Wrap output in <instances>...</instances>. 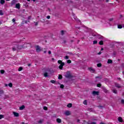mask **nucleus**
<instances>
[{
	"label": "nucleus",
	"instance_id": "nucleus-1",
	"mask_svg": "<svg viewBox=\"0 0 124 124\" xmlns=\"http://www.w3.org/2000/svg\"><path fill=\"white\" fill-rule=\"evenodd\" d=\"M58 63L60 64V65L59 66L60 69H62V67H63V65H64V62H62L61 60H59L58 61Z\"/></svg>",
	"mask_w": 124,
	"mask_h": 124
},
{
	"label": "nucleus",
	"instance_id": "nucleus-2",
	"mask_svg": "<svg viewBox=\"0 0 124 124\" xmlns=\"http://www.w3.org/2000/svg\"><path fill=\"white\" fill-rule=\"evenodd\" d=\"M65 77H66V78H72V76L71 75V74L70 73V72L68 71L66 73V75H65Z\"/></svg>",
	"mask_w": 124,
	"mask_h": 124
},
{
	"label": "nucleus",
	"instance_id": "nucleus-3",
	"mask_svg": "<svg viewBox=\"0 0 124 124\" xmlns=\"http://www.w3.org/2000/svg\"><path fill=\"white\" fill-rule=\"evenodd\" d=\"M28 45H29V44L28 43H25L23 45V46H18V49H21L22 48H26L28 46Z\"/></svg>",
	"mask_w": 124,
	"mask_h": 124
},
{
	"label": "nucleus",
	"instance_id": "nucleus-4",
	"mask_svg": "<svg viewBox=\"0 0 124 124\" xmlns=\"http://www.w3.org/2000/svg\"><path fill=\"white\" fill-rule=\"evenodd\" d=\"M88 70L89 71H90V72H92V73H93L95 72V70H94V69L93 68V67L88 68Z\"/></svg>",
	"mask_w": 124,
	"mask_h": 124
},
{
	"label": "nucleus",
	"instance_id": "nucleus-5",
	"mask_svg": "<svg viewBox=\"0 0 124 124\" xmlns=\"http://www.w3.org/2000/svg\"><path fill=\"white\" fill-rule=\"evenodd\" d=\"M98 93H99L97 91H93L92 93V94H93V95H98Z\"/></svg>",
	"mask_w": 124,
	"mask_h": 124
},
{
	"label": "nucleus",
	"instance_id": "nucleus-6",
	"mask_svg": "<svg viewBox=\"0 0 124 124\" xmlns=\"http://www.w3.org/2000/svg\"><path fill=\"white\" fill-rule=\"evenodd\" d=\"M36 50L37 52H40L41 51V49H40V46H36Z\"/></svg>",
	"mask_w": 124,
	"mask_h": 124
},
{
	"label": "nucleus",
	"instance_id": "nucleus-7",
	"mask_svg": "<svg viewBox=\"0 0 124 124\" xmlns=\"http://www.w3.org/2000/svg\"><path fill=\"white\" fill-rule=\"evenodd\" d=\"M13 114H14V117H19V114L18 113V112L14 111L13 112Z\"/></svg>",
	"mask_w": 124,
	"mask_h": 124
},
{
	"label": "nucleus",
	"instance_id": "nucleus-8",
	"mask_svg": "<svg viewBox=\"0 0 124 124\" xmlns=\"http://www.w3.org/2000/svg\"><path fill=\"white\" fill-rule=\"evenodd\" d=\"M16 8L17 9H20V3H18L16 4Z\"/></svg>",
	"mask_w": 124,
	"mask_h": 124
},
{
	"label": "nucleus",
	"instance_id": "nucleus-9",
	"mask_svg": "<svg viewBox=\"0 0 124 124\" xmlns=\"http://www.w3.org/2000/svg\"><path fill=\"white\" fill-rule=\"evenodd\" d=\"M115 87H116V88H118V89L122 88V86L118 83H115Z\"/></svg>",
	"mask_w": 124,
	"mask_h": 124
},
{
	"label": "nucleus",
	"instance_id": "nucleus-10",
	"mask_svg": "<svg viewBox=\"0 0 124 124\" xmlns=\"http://www.w3.org/2000/svg\"><path fill=\"white\" fill-rule=\"evenodd\" d=\"M56 122L58 123V124H61V123H62V120L60 118H57L56 119Z\"/></svg>",
	"mask_w": 124,
	"mask_h": 124
},
{
	"label": "nucleus",
	"instance_id": "nucleus-11",
	"mask_svg": "<svg viewBox=\"0 0 124 124\" xmlns=\"http://www.w3.org/2000/svg\"><path fill=\"white\" fill-rule=\"evenodd\" d=\"M65 115H66V116H69V115H70V112L69 111H66L65 112Z\"/></svg>",
	"mask_w": 124,
	"mask_h": 124
},
{
	"label": "nucleus",
	"instance_id": "nucleus-12",
	"mask_svg": "<svg viewBox=\"0 0 124 124\" xmlns=\"http://www.w3.org/2000/svg\"><path fill=\"white\" fill-rule=\"evenodd\" d=\"M24 109H25V106L24 105H22L19 108V110H24Z\"/></svg>",
	"mask_w": 124,
	"mask_h": 124
},
{
	"label": "nucleus",
	"instance_id": "nucleus-13",
	"mask_svg": "<svg viewBox=\"0 0 124 124\" xmlns=\"http://www.w3.org/2000/svg\"><path fill=\"white\" fill-rule=\"evenodd\" d=\"M103 91L104 92V93H109V91L107 90V89H106V88H103Z\"/></svg>",
	"mask_w": 124,
	"mask_h": 124
},
{
	"label": "nucleus",
	"instance_id": "nucleus-14",
	"mask_svg": "<svg viewBox=\"0 0 124 124\" xmlns=\"http://www.w3.org/2000/svg\"><path fill=\"white\" fill-rule=\"evenodd\" d=\"M118 121L119 122H120L121 123H122V122H123V118H122V117H119L118 118Z\"/></svg>",
	"mask_w": 124,
	"mask_h": 124
},
{
	"label": "nucleus",
	"instance_id": "nucleus-15",
	"mask_svg": "<svg viewBox=\"0 0 124 124\" xmlns=\"http://www.w3.org/2000/svg\"><path fill=\"white\" fill-rule=\"evenodd\" d=\"M67 106L68 107V108H71V107H72V104H69Z\"/></svg>",
	"mask_w": 124,
	"mask_h": 124
},
{
	"label": "nucleus",
	"instance_id": "nucleus-16",
	"mask_svg": "<svg viewBox=\"0 0 124 124\" xmlns=\"http://www.w3.org/2000/svg\"><path fill=\"white\" fill-rule=\"evenodd\" d=\"M44 122V120L43 119H42V120H40V121H39L38 122V124H42V123H43Z\"/></svg>",
	"mask_w": 124,
	"mask_h": 124
},
{
	"label": "nucleus",
	"instance_id": "nucleus-17",
	"mask_svg": "<svg viewBox=\"0 0 124 124\" xmlns=\"http://www.w3.org/2000/svg\"><path fill=\"white\" fill-rule=\"evenodd\" d=\"M113 62V61L111 60H108V63H112Z\"/></svg>",
	"mask_w": 124,
	"mask_h": 124
},
{
	"label": "nucleus",
	"instance_id": "nucleus-18",
	"mask_svg": "<svg viewBox=\"0 0 124 124\" xmlns=\"http://www.w3.org/2000/svg\"><path fill=\"white\" fill-rule=\"evenodd\" d=\"M15 3H16V0H13L12 1V5H13V4H15Z\"/></svg>",
	"mask_w": 124,
	"mask_h": 124
},
{
	"label": "nucleus",
	"instance_id": "nucleus-19",
	"mask_svg": "<svg viewBox=\"0 0 124 124\" xmlns=\"http://www.w3.org/2000/svg\"><path fill=\"white\" fill-rule=\"evenodd\" d=\"M5 2V1L4 0H0V4H3Z\"/></svg>",
	"mask_w": 124,
	"mask_h": 124
},
{
	"label": "nucleus",
	"instance_id": "nucleus-20",
	"mask_svg": "<svg viewBox=\"0 0 124 124\" xmlns=\"http://www.w3.org/2000/svg\"><path fill=\"white\" fill-rule=\"evenodd\" d=\"M9 87H10V88H12V86H13V85L12 84V83H10L8 84Z\"/></svg>",
	"mask_w": 124,
	"mask_h": 124
},
{
	"label": "nucleus",
	"instance_id": "nucleus-21",
	"mask_svg": "<svg viewBox=\"0 0 124 124\" xmlns=\"http://www.w3.org/2000/svg\"><path fill=\"white\" fill-rule=\"evenodd\" d=\"M44 76L45 77H48V73H45Z\"/></svg>",
	"mask_w": 124,
	"mask_h": 124
},
{
	"label": "nucleus",
	"instance_id": "nucleus-22",
	"mask_svg": "<svg viewBox=\"0 0 124 124\" xmlns=\"http://www.w3.org/2000/svg\"><path fill=\"white\" fill-rule=\"evenodd\" d=\"M99 44L100 45H103V41H100V42H99Z\"/></svg>",
	"mask_w": 124,
	"mask_h": 124
},
{
	"label": "nucleus",
	"instance_id": "nucleus-23",
	"mask_svg": "<svg viewBox=\"0 0 124 124\" xmlns=\"http://www.w3.org/2000/svg\"><path fill=\"white\" fill-rule=\"evenodd\" d=\"M112 92L113 93H117V90H116L115 89H113Z\"/></svg>",
	"mask_w": 124,
	"mask_h": 124
},
{
	"label": "nucleus",
	"instance_id": "nucleus-24",
	"mask_svg": "<svg viewBox=\"0 0 124 124\" xmlns=\"http://www.w3.org/2000/svg\"><path fill=\"white\" fill-rule=\"evenodd\" d=\"M122 28H123V26H122L121 25H118V29H122Z\"/></svg>",
	"mask_w": 124,
	"mask_h": 124
},
{
	"label": "nucleus",
	"instance_id": "nucleus-25",
	"mask_svg": "<svg viewBox=\"0 0 124 124\" xmlns=\"http://www.w3.org/2000/svg\"><path fill=\"white\" fill-rule=\"evenodd\" d=\"M101 63H98L97 64V66L98 67H101Z\"/></svg>",
	"mask_w": 124,
	"mask_h": 124
},
{
	"label": "nucleus",
	"instance_id": "nucleus-26",
	"mask_svg": "<svg viewBox=\"0 0 124 124\" xmlns=\"http://www.w3.org/2000/svg\"><path fill=\"white\" fill-rule=\"evenodd\" d=\"M22 70H23V68L22 67L18 68V71H22Z\"/></svg>",
	"mask_w": 124,
	"mask_h": 124
},
{
	"label": "nucleus",
	"instance_id": "nucleus-27",
	"mask_svg": "<svg viewBox=\"0 0 124 124\" xmlns=\"http://www.w3.org/2000/svg\"><path fill=\"white\" fill-rule=\"evenodd\" d=\"M97 87H98V88H100V87H101V84L100 83H98L97 84Z\"/></svg>",
	"mask_w": 124,
	"mask_h": 124
},
{
	"label": "nucleus",
	"instance_id": "nucleus-28",
	"mask_svg": "<svg viewBox=\"0 0 124 124\" xmlns=\"http://www.w3.org/2000/svg\"><path fill=\"white\" fill-rule=\"evenodd\" d=\"M55 82L56 81L54 80H52L50 81V83H52V84H55Z\"/></svg>",
	"mask_w": 124,
	"mask_h": 124
},
{
	"label": "nucleus",
	"instance_id": "nucleus-29",
	"mask_svg": "<svg viewBox=\"0 0 124 124\" xmlns=\"http://www.w3.org/2000/svg\"><path fill=\"white\" fill-rule=\"evenodd\" d=\"M0 15H3V13L2 12V10H0Z\"/></svg>",
	"mask_w": 124,
	"mask_h": 124
},
{
	"label": "nucleus",
	"instance_id": "nucleus-30",
	"mask_svg": "<svg viewBox=\"0 0 124 124\" xmlns=\"http://www.w3.org/2000/svg\"><path fill=\"white\" fill-rule=\"evenodd\" d=\"M62 75H59L58 77V79H62Z\"/></svg>",
	"mask_w": 124,
	"mask_h": 124
},
{
	"label": "nucleus",
	"instance_id": "nucleus-31",
	"mask_svg": "<svg viewBox=\"0 0 124 124\" xmlns=\"http://www.w3.org/2000/svg\"><path fill=\"white\" fill-rule=\"evenodd\" d=\"M60 88H61V89H63V88H64V86L63 85H62V84H61V85H60Z\"/></svg>",
	"mask_w": 124,
	"mask_h": 124
},
{
	"label": "nucleus",
	"instance_id": "nucleus-32",
	"mask_svg": "<svg viewBox=\"0 0 124 124\" xmlns=\"http://www.w3.org/2000/svg\"><path fill=\"white\" fill-rule=\"evenodd\" d=\"M65 60H68V59H69V57H68V56H66L64 57Z\"/></svg>",
	"mask_w": 124,
	"mask_h": 124
},
{
	"label": "nucleus",
	"instance_id": "nucleus-33",
	"mask_svg": "<svg viewBox=\"0 0 124 124\" xmlns=\"http://www.w3.org/2000/svg\"><path fill=\"white\" fill-rule=\"evenodd\" d=\"M83 104H84L85 105H87V101H86V100H85L83 101Z\"/></svg>",
	"mask_w": 124,
	"mask_h": 124
},
{
	"label": "nucleus",
	"instance_id": "nucleus-34",
	"mask_svg": "<svg viewBox=\"0 0 124 124\" xmlns=\"http://www.w3.org/2000/svg\"><path fill=\"white\" fill-rule=\"evenodd\" d=\"M97 44V41H94L93 42V44L95 45V44Z\"/></svg>",
	"mask_w": 124,
	"mask_h": 124
},
{
	"label": "nucleus",
	"instance_id": "nucleus-35",
	"mask_svg": "<svg viewBox=\"0 0 124 124\" xmlns=\"http://www.w3.org/2000/svg\"><path fill=\"white\" fill-rule=\"evenodd\" d=\"M0 73L1 74H3V73H4V70H0Z\"/></svg>",
	"mask_w": 124,
	"mask_h": 124
},
{
	"label": "nucleus",
	"instance_id": "nucleus-36",
	"mask_svg": "<svg viewBox=\"0 0 124 124\" xmlns=\"http://www.w3.org/2000/svg\"><path fill=\"white\" fill-rule=\"evenodd\" d=\"M3 90H0V94H3Z\"/></svg>",
	"mask_w": 124,
	"mask_h": 124
},
{
	"label": "nucleus",
	"instance_id": "nucleus-37",
	"mask_svg": "<svg viewBox=\"0 0 124 124\" xmlns=\"http://www.w3.org/2000/svg\"><path fill=\"white\" fill-rule=\"evenodd\" d=\"M64 34V31H61V34L62 35H63Z\"/></svg>",
	"mask_w": 124,
	"mask_h": 124
},
{
	"label": "nucleus",
	"instance_id": "nucleus-38",
	"mask_svg": "<svg viewBox=\"0 0 124 124\" xmlns=\"http://www.w3.org/2000/svg\"><path fill=\"white\" fill-rule=\"evenodd\" d=\"M67 63H71V61L70 60H67Z\"/></svg>",
	"mask_w": 124,
	"mask_h": 124
},
{
	"label": "nucleus",
	"instance_id": "nucleus-39",
	"mask_svg": "<svg viewBox=\"0 0 124 124\" xmlns=\"http://www.w3.org/2000/svg\"><path fill=\"white\" fill-rule=\"evenodd\" d=\"M3 118V115H0V120H1Z\"/></svg>",
	"mask_w": 124,
	"mask_h": 124
},
{
	"label": "nucleus",
	"instance_id": "nucleus-40",
	"mask_svg": "<svg viewBox=\"0 0 124 124\" xmlns=\"http://www.w3.org/2000/svg\"><path fill=\"white\" fill-rule=\"evenodd\" d=\"M47 107H44V110H47Z\"/></svg>",
	"mask_w": 124,
	"mask_h": 124
},
{
	"label": "nucleus",
	"instance_id": "nucleus-41",
	"mask_svg": "<svg viewBox=\"0 0 124 124\" xmlns=\"http://www.w3.org/2000/svg\"><path fill=\"white\" fill-rule=\"evenodd\" d=\"M46 18L47 19H50L51 18V16H47Z\"/></svg>",
	"mask_w": 124,
	"mask_h": 124
},
{
	"label": "nucleus",
	"instance_id": "nucleus-42",
	"mask_svg": "<svg viewBox=\"0 0 124 124\" xmlns=\"http://www.w3.org/2000/svg\"><path fill=\"white\" fill-rule=\"evenodd\" d=\"M34 23H35V26H37L38 25V22H34Z\"/></svg>",
	"mask_w": 124,
	"mask_h": 124
},
{
	"label": "nucleus",
	"instance_id": "nucleus-43",
	"mask_svg": "<svg viewBox=\"0 0 124 124\" xmlns=\"http://www.w3.org/2000/svg\"><path fill=\"white\" fill-rule=\"evenodd\" d=\"M16 21V20H15L14 18L13 19L12 21L13 22V23H15V21Z\"/></svg>",
	"mask_w": 124,
	"mask_h": 124
},
{
	"label": "nucleus",
	"instance_id": "nucleus-44",
	"mask_svg": "<svg viewBox=\"0 0 124 124\" xmlns=\"http://www.w3.org/2000/svg\"><path fill=\"white\" fill-rule=\"evenodd\" d=\"M13 51H16V48L13 47Z\"/></svg>",
	"mask_w": 124,
	"mask_h": 124
},
{
	"label": "nucleus",
	"instance_id": "nucleus-45",
	"mask_svg": "<svg viewBox=\"0 0 124 124\" xmlns=\"http://www.w3.org/2000/svg\"><path fill=\"white\" fill-rule=\"evenodd\" d=\"M48 54H49V55H51V51H48Z\"/></svg>",
	"mask_w": 124,
	"mask_h": 124
},
{
	"label": "nucleus",
	"instance_id": "nucleus-46",
	"mask_svg": "<svg viewBox=\"0 0 124 124\" xmlns=\"http://www.w3.org/2000/svg\"><path fill=\"white\" fill-rule=\"evenodd\" d=\"M98 78L99 79H101V78H100V77H96V78Z\"/></svg>",
	"mask_w": 124,
	"mask_h": 124
},
{
	"label": "nucleus",
	"instance_id": "nucleus-47",
	"mask_svg": "<svg viewBox=\"0 0 124 124\" xmlns=\"http://www.w3.org/2000/svg\"><path fill=\"white\" fill-rule=\"evenodd\" d=\"M101 54V52L100 51L98 53V55H100Z\"/></svg>",
	"mask_w": 124,
	"mask_h": 124
},
{
	"label": "nucleus",
	"instance_id": "nucleus-48",
	"mask_svg": "<svg viewBox=\"0 0 124 124\" xmlns=\"http://www.w3.org/2000/svg\"><path fill=\"white\" fill-rule=\"evenodd\" d=\"M96 123H95V122H92V123H91V124H95Z\"/></svg>",
	"mask_w": 124,
	"mask_h": 124
},
{
	"label": "nucleus",
	"instance_id": "nucleus-49",
	"mask_svg": "<svg viewBox=\"0 0 124 124\" xmlns=\"http://www.w3.org/2000/svg\"><path fill=\"white\" fill-rule=\"evenodd\" d=\"M8 84H5V87H8Z\"/></svg>",
	"mask_w": 124,
	"mask_h": 124
},
{
	"label": "nucleus",
	"instance_id": "nucleus-50",
	"mask_svg": "<svg viewBox=\"0 0 124 124\" xmlns=\"http://www.w3.org/2000/svg\"><path fill=\"white\" fill-rule=\"evenodd\" d=\"M104 50V48H102L101 49V51H103Z\"/></svg>",
	"mask_w": 124,
	"mask_h": 124
},
{
	"label": "nucleus",
	"instance_id": "nucleus-51",
	"mask_svg": "<svg viewBox=\"0 0 124 124\" xmlns=\"http://www.w3.org/2000/svg\"><path fill=\"white\" fill-rule=\"evenodd\" d=\"M63 43H66V41L65 40L63 41Z\"/></svg>",
	"mask_w": 124,
	"mask_h": 124
},
{
	"label": "nucleus",
	"instance_id": "nucleus-52",
	"mask_svg": "<svg viewBox=\"0 0 124 124\" xmlns=\"http://www.w3.org/2000/svg\"><path fill=\"white\" fill-rule=\"evenodd\" d=\"M46 52H47L46 51H44V53L45 54H46Z\"/></svg>",
	"mask_w": 124,
	"mask_h": 124
},
{
	"label": "nucleus",
	"instance_id": "nucleus-53",
	"mask_svg": "<svg viewBox=\"0 0 124 124\" xmlns=\"http://www.w3.org/2000/svg\"><path fill=\"white\" fill-rule=\"evenodd\" d=\"M106 2H108L109 1V0H106Z\"/></svg>",
	"mask_w": 124,
	"mask_h": 124
},
{
	"label": "nucleus",
	"instance_id": "nucleus-54",
	"mask_svg": "<svg viewBox=\"0 0 124 124\" xmlns=\"http://www.w3.org/2000/svg\"><path fill=\"white\" fill-rule=\"evenodd\" d=\"M31 16H28V19H31Z\"/></svg>",
	"mask_w": 124,
	"mask_h": 124
},
{
	"label": "nucleus",
	"instance_id": "nucleus-55",
	"mask_svg": "<svg viewBox=\"0 0 124 124\" xmlns=\"http://www.w3.org/2000/svg\"><path fill=\"white\" fill-rule=\"evenodd\" d=\"M54 60H55V59L52 58V61H54Z\"/></svg>",
	"mask_w": 124,
	"mask_h": 124
},
{
	"label": "nucleus",
	"instance_id": "nucleus-56",
	"mask_svg": "<svg viewBox=\"0 0 124 124\" xmlns=\"http://www.w3.org/2000/svg\"><path fill=\"white\" fill-rule=\"evenodd\" d=\"M31 64H28V66H31Z\"/></svg>",
	"mask_w": 124,
	"mask_h": 124
},
{
	"label": "nucleus",
	"instance_id": "nucleus-57",
	"mask_svg": "<svg viewBox=\"0 0 124 124\" xmlns=\"http://www.w3.org/2000/svg\"><path fill=\"white\" fill-rule=\"evenodd\" d=\"M80 122L79 120H78V122L79 123Z\"/></svg>",
	"mask_w": 124,
	"mask_h": 124
},
{
	"label": "nucleus",
	"instance_id": "nucleus-58",
	"mask_svg": "<svg viewBox=\"0 0 124 124\" xmlns=\"http://www.w3.org/2000/svg\"><path fill=\"white\" fill-rule=\"evenodd\" d=\"M101 124H105V123H101Z\"/></svg>",
	"mask_w": 124,
	"mask_h": 124
},
{
	"label": "nucleus",
	"instance_id": "nucleus-59",
	"mask_svg": "<svg viewBox=\"0 0 124 124\" xmlns=\"http://www.w3.org/2000/svg\"><path fill=\"white\" fill-rule=\"evenodd\" d=\"M113 19H109L110 21H112Z\"/></svg>",
	"mask_w": 124,
	"mask_h": 124
},
{
	"label": "nucleus",
	"instance_id": "nucleus-60",
	"mask_svg": "<svg viewBox=\"0 0 124 124\" xmlns=\"http://www.w3.org/2000/svg\"><path fill=\"white\" fill-rule=\"evenodd\" d=\"M25 24H28V22L27 21H25Z\"/></svg>",
	"mask_w": 124,
	"mask_h": 124
},
{
	"label": "nucleus",
	"instance_id": "nucleus-61",
	"mask_svg": "<svg viewBox=\"0 0 124 124\" xmlns=\"http://www.w3.org/2000/svg\"><path fill=\"white\" fill-rule=\"evenodd\" d=\"M118 80H121V78H118Z\"/></svg>",
	"mask_w": 124,
	"mask_h": 124
},
{
	"label": "nucleus",
	"instance_id": "nucleus-62",
	"mask_svg": "<svg viewBox=\"0 0 124 124\" xmlns=\"http://www.w3.org/2000/svg\"><path fill=\"white\" fill-rule=\"evenodd\" d=\"M123 74L124 75V72H123Z\"/></svg>",
	"mask_w": 124,
	"mask_h": 124
},
{
	"label": "nucleus",
	"instance_id": "nucleus-63",
	"mask_svg": "<svg viewBox=\"0 0 124 124\" xmlns=\"http://www.w3.org/2000/svg\"><path fill=\"white\" fill-rule=\"evenodd\" d=\"M123 28H124V24H123Z\"/></svg>",
	"mask_w": 124,
	"mask_h": 124
},
{
	"label": "nucleus",
	"instance_id": "nucleus-64",
	"mask_svg": "<svg viewBox=\"0 0 124 124\" xmlns=\"http://www.w3.org/2000/svg\"><path fill=\"white\" fill-rule=\"evenodd\" d=\"M33 0V1H35V0Z\"/></svg>",
	"mask_w": 124,
	"mask_h": 124
}]
</instances>
